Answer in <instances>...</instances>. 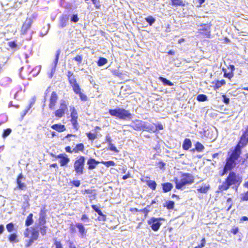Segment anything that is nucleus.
<instances>
[{
	"label": "nucleus",
	"mask_w": 248,
	"mask_h": 248,
	"mask_svg": "<svg viewBox=\"0 0 248 248\" xmlns=\"http://www.w3.org/2000/svg\"><path fill=\"white\" fill-rule=\"evenodd\" d=\"M84 150V145L82 143L77 144L73 149V153L75 154L79 152H83Z\"/></svg>",
	"instance_id": "obj_25"
},
{
	"label": "nucleus",
	"mask_w": 248,
	"mask_h": 248,
	"mask_svg": "<svg viewBox=\"0 0 248 248\" xmlns=\"http://www.w3.org/2000/svg\"><path fill=\"white\" fill-rule=\"evenodd\" d=\"M109 149L110 150L115 152H118V150L117 148L112 143L109 145Z\"/></svg>",
	"instance_id": "obj_59"
},
{
	"label": "nucleus",
	"mask_w": 248,
	"mask_h": 248,
	"mask_svg": "<svg viewBox=\"0 0 248 248\" xmlns=\"http://www.w3.org/2000/svg\"><path fill=\"white\" fill-rule=\"evenodd\" d=\"M227 68L228 69L230 70L231 72H234V71L235 70V67L232 64H230L227 66Z\"/></svg>",
	"instance_id": "obj_64"
},
{
	"label": "nucleus",
	"mask_w": 248,
	"mask_h": 248,
	"mask_svg": "<svg viewBox=\"0 0 248 248\" xmlns=\"http://www.w3.org/2000/svg\"><path fill=\"white\" fill-rule=\"evenodd\" d=\"M105 140L106 142L108 143V145L112 144V143H111L112 140L109 135H107L105 137Z\"/></svg>",
	"instance_id": "obj_60"
},
{
	"label": "nucleus",
	"mask_w": 248,
	"mask_h": 248,
	"mask_svg": "<svg viewBox=\"0 0 248 248\" xmlns=\"http://www.w3.org/2000/svg\"><path fill=\"white\" fill-rule=\"evenodd\" d=\"M35 240H33V239H29L26 244H25V247L26 248H29V247H30L32 244L33 243V242Z\"/></svg>",
	"instance_id": "obj_57"
},
{
	"label": "nucleus",
	"mask_w": 248,
	"mask_h": 248,
	"mask_svg": "<svg viewBox=\"0 0 248 248\" xmlns=\"http://www.w3.org/2000/svg\"><path fill=\"white\" fill-rule=\"evenodd\" d=\"M146 178L148 180H145V182L148 186L152 190H155L157 186V184L154 180H150L149 176H146Z\"/></svg>",
	"instance_id": "obj_19"
},
{
	"label": "nucleus",
	"mask_w": 248,
	"mask_h": 248,
	"mask_svg": "<svg viewBox=\"0 0 248 248\" xmlns=\"http://www.w3.org/2000/svg\"><path fill=\"white\" fill-rule=\"evenodd\" d=\"M112 73L113 75L119 77L120 78H122L124 75V74L122 72H119L117 70H112Z\"/></svg>",
	"instance_id": "obj_45"
},
{
	"label": "nucleus",
	"mask_w": 248,
	"mask_h": 248,
	"mask_svg": "<svg viewBox=\"0 0 248 248\" xmlns=\"http://www.w3.org/2000/svg\"><path fill=\"white\" fill-rule=\"evenodd\" d=\"M32 217H33V215L31 213L28 216V217L26 219V221H25V225L26 226H29L33 223V220L32 219Z\"/></svg>",
	"instance_id": "obj_33"
},
{
	"label": "nucleus",
	"mask_w": 248,
	"mask_h": 248,
	"mask_svg": "<svg viewBox=\"0 0 248 248\" xmlns=\"http://www.w3.org/2000/svg\"><path fill=\"white\" fill-rule=\"evenodd\" d=\"M88 169L89 170H92L95 169L97 165L100 163V161H98L95 159L90 158L87 161Z\"/></svg>",
	"instance_id": "obj_18"
},
{
	"label": "nucleus",
	"mask_w": 248,
	"mask_h": 248,
	"mask_svg": "<svg viewBox=\"0 0 248 248\" xmlns=\"http://www.w3.org/2000/svg\"><path fill=\"white\" fill-rule=\"evenodd\" d=\"M56 158L59 159V163L61 167L66 166L70 161V158L65 154L58 155Z\"/></svg>",
	"instance_id": "obj_15"
},
{
	"label": "nucleus",
	"mask_w": 248,
	"mask_h": 248,
	"mask_svg": "<svg viewBox=\"0 0 248 248\" xmlns=\"http://www.w3.org/2000/svg\"><path fill=\"white\" fill-rule=\"evenodd\" d=\"M206 240L205 238H202L201 240V243L197 246L200 248H202L204 247L205 245Z\"/></svg>",
	"instance_id": "obj_61"
},
{
	"label": "nucleus",
	"mask_w": 248,
	"mask_h": 248,
	"mask_svg": "<svg viewBox=\"0 0 248 248\" xmlns=\"http://www.w3.org/2000/svg\"><path fill=\"white\" fill-rule=\"evenodd\" d=\"M165 165H166L165 163L162 161H159L157 163V165L158 166L159 168L160 169H164Z\"/></svg>",
	"instance_id": "obj_63"
},
{
	"label": "nucleus",
	"mask_w": 248,
	"mask_h": 248,
	"mask_svg": "<svg viewBox=\"0 0 248 248\" xmlns=\"http://www.w3.org/2000/svg\"><path fill=\"white\" fill-rule=\"evenodd\" d=\"M78 20H79V18L77 14L73 15L72 16L71 18V21L76 23V22H78Z\"/></svg>",
	"instance_id": "obj_53"
},
{
	"label": "nucleus",
	"mask_w": 248,
	"mask_h": 248,
	"mask_svg": "<svg viewBox=\"0 0 248 248\" xmlns=\"http://www.w3.org/2000/svg\"><path fill=\"white\" fill-rule=\"evenodd\" d=\"M68 104L69 103L67 101L62 100L60 103L59 108L54 112L55 116L57 118L64 117L68 110Z\"/></svg>",
	"instance_id": "obj_7"
},
{
	"label": "nucleus",
	"mask_w": 248,
	"mask_h": 248,
	"mask_svg": "<svg viewBox=\"0 0 248 248\" xmlns=\"http://www.w3.org/2000/svg\"><path fill=\"white\" fill-rule=\"evenodd\" d=\"M46 222V217H39L38 223L40 225H45Z\"/></svg>",
	"instance_id": "obj_46"
},
{
	"label": "nucleus",
	"mask_w": 248,
	"mask_h": 248,
	"mask_svg": "<svg viewBox=\"0 0 248 248\" xmlns=\"http://www.w3.org/2000/svg\"><path fill=\"white\" fill-rule=\"evenodd\" d=\"M222 70L223 72V77L224 78H227L229 79H231L234 76V73L233 72L231 71L227 72L226 69L224 67L222 68Z\"/></svg>",
	"instance_id": "obj_29"
},
{
	"label": "nucleus",
	"mask_w": 248,
	"mask_h": 248,
	"mask_svg": "<svg viewBox=\"0 0 248 248\" xmlns=\"http://www.w3.org/2000/svg\"><path fill=\"white\" fill-rule=\"evenodd\" d=\"M37 17V14H33L30 17H27L23 23L21 28V34L25 35L27 33L28 30L30 29L31 25L33 21Z\"/></svg>",
	"instance_id": "obj_9"
},
{
	"label": "nucleus",
	"mask_w": 248,
	"mask_h": 248,
	"mask_svg": "<svg viewBox=\"0 0 248 248\" xmlns=\"http://www.w3.org/2000/svg\"><path fill=\"white\" fill-rule=\"evenodd\" d=\"M159 79L162 82L164 85H167L169 86H172L173 85V84L170 81L165 78L160 77L159 78Z\"/></svg>",
	"instance_id": "obj_34"
},
{
	"label": "nucleus",
	"mask_w": 248,
	"mask_h": 248,
	"mask_svg": "<svg viewBox=\"0 0 248 248\" xmlns=\"http://www.w3.org/2000/svg\"><path fill=\"white\" fill-rule=\"evenodd\" d=\"M67 77L68 83L72 87L74 93L78 95L81 101H87L88 97L84 93H83L82 90L80 87L79 84L78 82L74 73L71 71H68L67 72Z\"/></svg>",
	"instance_id": "obj_3"
},
{
	"label": "nucleus",
	"mask_w": 248,
	"mask_h": 248,
	"mask_svg": "<svg viewBox=\"0 0 248 248\" xmlns=\"http://www.w3.org/2000/svg\"><path fill=\"white\" fill-rule=\"evenodd\" d=\"M223 101L226 104H228L230 102V99L226 97L225 94L222 95Z\"/></svg>",
	"instance_id": "obj_62"
},
{
	"label": "nucleus",
	"mask_w": 248,
	"mask_h": 248,
	"mask_svg": "<svg viewBox=\"0 0 248 248\" xmlns=\"http://www.w3.org/2000/svg\"><path fill=\"white\" fill-rule=\"evenodd\" d=\"M248 201V191L242 194L241 195V201Z\"/></svg>",
	"instance_id": "obj_50"
},
{
	"label": "nucleus",
	"mask_w": 248,
	"mask_h": 248,
	"mask_svg": "<svg viewBox=\"0 0 248 248\" xmlns=\"http://www.w3.org/2000/svg\"><path fill=\"white\" fill-rule=\"evenodd\" d=\"M24 178L23 175L22 173H19L16 179V182L17 184V188L20 190L24 189L26 187V184L22 182V179Z\"/></svg>",
	"instance_id": "obj_17"
},
{
	"label": "nucleus",
	"mask_w": 248,
	"mask_h": 248,
	"mask_svg": "<svg viewBox=\"0 0 248 248\" xmlns=\"http://www.w3.org/2000/svg\"><path fill=\"white\" fill-rule=\"evenodd\" d=\"M46 229L47 226L46 225H43L40 228V231L41 235L42 236L46 235Z\"/></svg>",
	"instance_id": "obj_49"
},
{
	"label": "nucleus",
	"mask_w": 248,
	"mask_h": 248,
	"mask_svg": "<svg viewBox=\"0 0 248 248\" xmlns=\"http://www.w3.org/2000/svg\"><path fill=\"white\" fill-rule=\"evenodd\" d=\"M31 109V106H28L26 108L23 110L21 117H24Z\"/></svg>",
	"instance_id": "obj_56"
},
{
	"label": "nucleus",
	"mask_w": 248,
	"mask_h": 248,
	"mask_svg": "<svg viewBox=\"0 0 248 248\" xmlns=\"http://www.w3.org/2000/svg\"><path fill=\"white\" fill-rule=\"evenodd\" d=\"M7 231L9 232H12L14 230V225L12 222L7 224L6 226Z\"/></svg>",
	"instance_id": "obj_48"
},
{
	"label": "nucleus",
	"mask_w": 248,
	"mask_h": 248,
	"mask_svg": "<svg viewBox=\"0 0 248 248\" xmlns=\"http://www.w3.org/2000/svg\"><path fill=\"white\" fill-rule=\"evenodd\" d=\"M145 19L146 22L148 23L150 26L152 25V24L154 23L155 21V19L151 16H147L145 18Z\"/></svg>",
	"instance_id": "obj_41"
},
{
	"label": "nucleus",
	"mask_w": 248,
	"mask_h": 248,
	"mask_svg": "<svg viewBox=\"0 0 248 248\" xmlns=\"http://www.w3.org/2000/svg\"><path fill=\"white\" fill-rule=\"evenodd\" d=\"M83 56L82 55H77L73 58V60L77 62L78 64H80L82 62Z\"/></svg>",
	"instance_id": "obj_42"
},
{
	"label": "nucleus",
	"mask_w": 248,
	"mask_h": 248,
	"mask_svg": "<svg viewBox=\"0 0 248 248\" xmlns=\"http://www.w3.org/2000/svg\"><path fill=\"white\" fill-rule=\"evenodd\" d=\"M239 232V228L238 227H235L232 228L231 230V232L234 235L236 234Z\"/></svg>",
	"instance_id": "obj_58"
},
{
	"label": "nucleus",
	"mask_w": 248,
	"mask_h": 248,
	"mask_svg": "<svg viewBox=\"0 0 248 248\" xmlns=\"http://www.w3.org/2000/svg\"><path fill=\"white\" fill-rule=\"evenodd\" d=\"M108 112L111 116L115 117L120 120H130L132 117V114L128 110L121 108L109 109Z\"/></svg>",
	"instance_id": "obj_4"
},
{
	"label": "nucleus",
	"mask_w": 248,
	"mask_h": 248,
	"mask_svg": "<svg viewBox=\"0 0 248 248\" xmlns=\"http://www.w3.org/2000/svg\"><path fill=\"white\" fill-rule=\"evenodd\" d=\"M92 208L94 210L99 216L97 217V219L99 221H105L107 220L106 215L103 214L99 207L96 205L93 204L91 205Z\"/></svg>",
	"instance_id": "obj_16"
},
{
	"label": "nucleus",
	"mask_w": 248,
	"mask_h": 248,
	"mask_svg": "<svg viewBox=\"0 0 248 248\" xmlns=\"http://www.w3.org/2000/svg\"><path fill=\"white\" fill-rule=\"evenodd\" d=\"M200 26V28L198 29V33L204 38H210L212 24L210 23L201 24Z\"/></svg>",
	"instance_id": "obj_10"
},
{
	"label": "nucleus",
	"mask_w": 248,
	"mask_h": 248,
	"mask_svg": "<svg viewBox=\"0 0 248 248\" xmlns=\"http://www.w3.org/2000/svg\"><path fill=\"white\" fill-rule=\"evenodd\" d=\"M210 189V186L209 184H202L201 186L198 187L197 191L200 193L206 194Z\"/></svg>",
	"instance_id": "obj_20"
},
{
	"label": "nucleus",
	"mask_w": 248,
	"mask_h": 248,
	"mask_svg": "<svg viewBox=\"0 0 248 248\" xmlns=\"http://www.w3.org/2000/svg\"><path fill=\"white\" fill-rule=\"evenodd\" d=\"M248 144V125L242 132L237 144L233 149L227 153L224 164L219 175L223 176L228 171L233 170L238 163V160L242 154V149Z\"/></svg>",
	"instance_id": "obj_1"
},
{
	"label": "nucleus",
	"mask_w": 248,
	"mask_h": 248,
	"mask_svg": "<svg viewBox=\"0 0 248 248\" xmlns=\"http://www.w3.org/2000/svg\"><path fill=\"white\" fill-rule=\"evenodd\" d=\"M108 60L106 58L100 57L97 62V64L98 66H101L106 64Z\"/></svg>",
	"instance_id": "obj_36"
},
{
	"label": "nucleus",
	"mask_w": 248,
	"mask_h": 248,
	"mask_svg": "<svg viewBox=\"0 0 248 248\" xmlns=\"http://www.w3.org/2000/svg\"><path fill=\"white\" fill-rule=\"evenodd\" d=\"M100 163L104 165L107 168H109L111 166H115L116 164L113 161H100Z\"/></svg>",
	"instance_id": "obj_37"
},
{
	"label": "nucleus",
	"mask_w": 248,
	"mask_h": 248,
	"mask_svg": "<svg viewBox=\"0 0 248 248\" xmlns=\"http://www.w3.org/2000/svg\"><path fill=\"white\" fill-rule=\"evenodd\" d=\"M75 226H76L78 229V231L79 233L82 236H85L86 233V231L85 227L81 223H76L75 225H74L73 223L71 224L70 225V231L72 233H75L76 231L75 229Z\"/></svg>",
	"instance_id": "obj_14"
},
{
	"label": "nucleus",
	"mask_w": 248,
	"mask_h": 248,
	"mask_svg": "<svg viewBox=\"0 0 248 248\" xmlns=\"http://www.w3.org/2000/svg\"><path fill=\"white\" fill-rule=\"evenodd\" d=\"M130 126L136 131L143 130L147 131L146 128H148V126L145 125L144 123L140 120L137 119L134 120Z\"/></svg>",
	"instance_id": "obj_12"
},
{
	"label": "nucleus",
	"mask_w": 248,
	"mask_h": 248,
	"mask_svg": "<svg viewBox=\"0 0 248 248\" xmlns=\"http://www.w3.org/2000/svg\"><path fill=\"white\" fill-rule=\"evenodd\" d=\"M39 233L38 231L33 228L31 231V239H33L35 241L37 240L39 237Z\"/></svg>",
	"instance_id": "obj_28"
},
{
	"label": "nucleus",
	"mask_w": 248,
	"mask_h": 248,
	"mask_svg": "<svg viewBox=\"0 0 248 248\" xmlns=\"http://www.w3.org/2000/svg\"><path fill=\"white\" fill-rule=\"evenodd\" d=\"M70 122L73 125V128L76 131H78L79 129L78 123V111L73 106L70 107Z\"/></svg>",
	"instance_id": "obj_8"
},
{
	"label": "nucleus",
	"mask_w": 248,
	"mask_h": 248,
	"mask_svg": "<svg viewBox=\"0 0 248 248\" xmlns=\"http://www.w3.org/2000/svg\"><path fill=\"white\" fill-rule=\"evenodd\" d=\"M194 178L191 174L189 173H183L180 182L178 181L177 178L174 179L175 188L177 189H180L186 185L192 184L194 182Z\"/></svg>",
	"instance_id": "obj_5"
},
{
	"label": "nucleus",
	"mask_w": 248,
	"mask_h": 248,
	"mask_svg": "<svg viewBox=\"0 0 248 248\" xmlns=\"http://www.w3.org/2000/svg\"><path fill=\"white\" fill-rule=\"evenodd\" d=\"M171 5L173 6H185V2L183 0H170Z\"/></svg>",
	"instance_id": "obj_27"
},
{
	"label": "nucleus",
	"mask_w": 248,
	"mask_h": 248,
	"mask_svg": "<svg viewBox=\"0 0 248 248\" xmlns=\"http://www.w3.org/2000/svg\"><path fill=\"white\" fill-rule=\"evenodd\" d=\"M174 202L173 201H168L165 202V205L163 206L167 208L168 210H172L174 207Z\"/></svg>",
	"instance_id": "obj_31"
},
{
	"label": "nucleus",
	"mask_w": 248,
	"mask_h": 248,
	"mask_svg": "<svg viewBox=\"0 0 248 248\" xmlns=\"http://www.w3.org/2000/svg\"><path fill=\"white\" fill-rule=\"evenodd\" d=\"M46 205H42V208L40 211L39 217H46Z\"/></svg>",
	"instance_id": "obj_38"
},
{
	"label": "nucleus",
	"mask_w": 248,
	"mask_h": 248,
	"mask_svg": "<svg viewBox=\"0 0 248 248\" xmlns=\"http://www.w3.org/2000/svg\"><path fill=\"white\" fill-rule=\"evenodd\" d=\"M54 245L55 246V248H63V246L61 241H58L56 238L54 239Z\"/></svg>",
	"instance_id": "obj_43"
},
{
	"label": "nucleus",
	"mask_w": 248,
	"mask_h": 248,
	"mask_svg": "<svg viewBox=\"0 0 248 248\" xmlns=\"http://www.w3.org/2000/svg\"><path fill=\"white\" fill-rule=\"evenodd\" d=\"M226 84V81L224 79L220 80H217L215 83V85L213 86V89L215 91L218 90L222 86Z\"/></svg>",
	"instance_id": "obj_26"
},
{
	"label": "nucleus",
	"mask_w": 248,
	"mask_h": 248,
	"mask_svg": "<svg viewBox=\"0 0 248 248\" xmlns=\"http://www.w3.org/2000/svg\"><path fill=\"white\" fill-rule=\"evenodd\" d=\"M229 172L224 181L218 187L217 192L222 193L228 190L230 187L237 190L240 186L242 178L232 170H229L226 174Z\"/></svg>",
	"instance_id": "obj_2"
},
{
	"label": "nucleus",
	"mask_w": 248,
	"mask_h": 248,
	"mask_svg": "<svg viewBox=\"0 0 248 248\" xmlns=\"http://www.w3.org/2000/svg\"><path fill=\"white\" fill-rule=\"evenodd\" d=\"M58 100V95L57 93L55 91L52 92L48 100L49 103L48 106L50 109L54 110L55 108Z\"/></svg>",
	"instance_id": "obj_13"
},
{
	"label": "nucleus",
	"mask_w": 248,
	"mask_h": 248,
	"mask_svg": "<svg viewBox=\"0 0 248 248\" xmlns=\"http://www.w3.org/2000/svg\"><path fill=\"white\" fill-rule=\"evenodd\" d=\"M86 135L88 138V140L91 141H93L95 139H96L98 137L96 133H92L91 132H88L86 133Z\"/></svg>",
	"instance_id": "obj_35"
},
{
	"label": "nucleus",
	"mask_w": 248,
	"mask_h": 248,
	"mask_svg": "<svg viewBox=\"0 0 248 248\" xmlns=\"http://www.w3.org/2000/svg\"><path fill=\"white\" fill-rule=\"evenodd\" d=\"M195 149L198 152H202L204 149V147L201 143L198 141L195 144Z\"/></svg>",
	"instance_id": "obj_32"
},
{
	"label": "nucleus",
	"mask_w": 248,
	"mask_h": 248,
	"mask_svg": "<svg viewBox=\"0 0 248 248\" xmlns=\"http://www.w3.org/2000/svg\"><path fill=\"white\" fill-rule=\"evenodd\" d=\"M192 146V142L189 139L186 138L184 140L182 147L184 150H188Z\"/></svg>",
	"instance_id": "obj_24"
},
{
	"label": "nucleus",
	"mask_w": 248,
	"mask_h": 248,
	"mask_svg": "<svg viewBox=\"0 0 248 248\" xmlns=\"http://www.w3.org/2000/svg\"><path fill=\"white\" fill-rule=\"evenodd\" d=\"M71 184L75 187H78L80 185V181L79 180H73L71 182Z\"/></svg>",
	"instance_id": "obj_54"
},
{
	"label": "nucleus",
	"mask_w": 248,
	"mask_h": 248,
	"mask_svg": "<svg viewBox=\"0 0 248 248\" xmlns=\"http://www.w3.org/2000/svg\"><path fill=\"white\" fill-rule=\"evenodd\" d=\"M227 202L228 203V206L227 208L226 209L227 211H229L232 206L233 203L232 202V199L231 198H228L227 199Z\"/></svg>",
	"instance_id": "obj_47"
},
{
	"label": "nucleus",
	"mask_w": 248,
	"mask_h": 248,
	"mask_svg": "<svg viewBox=\"0 0 248 248\" xmlns=\"http://www.w3.org/2000/svg\"><path fill=\"white\" fill-rule=\"evenodd\" d=\"M51 128L60 133L66 130L65 125L60 124H54L51 126Z\"/></svg>",
	"instance_id": "obj_21"
},
{
	"label": "nucleus",
	"mask_w": 248,
	"mask_h": 248,
	"mask_svg": "<svg viewBox=\"0 0 248 248\" xmlns=\"http://www.w3.org/2000/svg\"><path fill=\"white\" fill-rule=\"evenodd\" d=\"M139 212L144 213V217H146L147 216V215L149 212V210L147 209V207H145L143 209L140 210Z\"/></svg>",
	"instance_id": "obj_55"
},
{
	"label": "nucleus",
	"mask_w": 248,
	"mask_h": 248,
	"mask_svg": "<svg viewBox=\"0 0 248 248\" xmlns=\"http://www.w3.org/2000/svg\"><path fill=\"white\" fill-rule=\"evenodd\" d=\"M164 220L163 218H155L152 217L148 220V224L150 226L151 229L155 232L157 231L160 226L161 223L160 221Z\"/></svg>",
	"instance_id": "obj_11"
},
{
	"label": "nucleus",
	"mask_w": 248,
	"mask_h": 248,
	"mask_svg": "<svg viewBox=\"0 0 248 248\" xmlns=\"http://www.w3.org/2000/svg\"><path fill=\"white\" fill-rule=\"evenodd\" d=\"M147 129V131L149 132H155L157 131L160 130H163V126L161 124H158L155 125V128H154V127L153 125H150L148 126V128H146Z\"/></svg>",
	"instance_id": "obj_22"
},
{
	"label": "nucleus",
	"mask_w": 248,
	"mask_h": 248,
	"mask_svg": "<svg viewBox=\"0 0 248 248\" xmlns=\"http://www.w3.org/2000/svg\"><path fill=\"white\" fill-rule=\"evenodd\" d=\"M162 190L164 193H167L170 191L173 188V185L170 182H166L162 184Z\"/></svg>",
	"instance_id": "obj_23"
},
{
	"label": "nucleus",
	"mask_w": 248,
	"mask_h": 248,
	"mask_svg": "<svg viewBox=\"0 0 248 248\" xmlns=\"http://www.w3.org/2000/svg\"><path fill=\"white\" fill-rule=\"evenodd\" d=\"M17 238V236L15 233H11L8 236V240L10 242L12 243H17L18 241Z\"/></svg>",
	"instance_id": "obj_30"
},
{
	"label": "nucleus",
	"mask_w": 248,
	"mask_h": 248,
	"mask_svg": "<svg viewBox=\"0 0 248 248\" xmlns=\"http://www.w3.org/2000/svg\"><path fill=\"white\" fill-rule=\"evenodd\" d=\"M67 18L62 17L61 19V21H60V26L62 28H63V27H65L67 25Z\"/></svg>",
	"instance_id": "obj_51"
},
{
	"label": "nucleus",
	"mask_w": 248,
	"mask_h": 248,
	"mask_svg": "<svg viewBox=\"0 0 248 248\" xmlns=\"http://www.w3.org/2000/svg\"><path fill=\"white\" fill-rule=\"evenodd\" d=\"M7 44L9 47L11 49H14L17 47V45L16 42L15 41H10L8 42Z\"/></svg>",
	"instance_id": "obj_44"
},
{
	"label": "nucleus",
	"mask_w": 248,
	"mask_h": 248,
	"mask_svg": "<svg viewBox=\"0 0 248 248\" xmlns=\"http://www.w3.org/2000/svg\"><path fill=\"white\" fill-rule=\"evenodd\" d=\"M93 3L94 4V7L96 9H100L101 7V4L99 0H91Z\"/></svg>",
	"instance_id": "obj_52"
},
{
	"label": "nucleus",
	"mask_w": 248,
	"mask_h": 248,
	"mask_svg": "<svg viewBox=\"0 0 248 248\" xmlns=\"http://www.w3.org/2000/svg\"><path fill=\"white\" fill-rule=\"evenodd\" d=\"M197 100L200 102H204L207 100V97L205 94H200L198 95Z\"/></svg>",
	"instance_id": "obj_39"
},
{
	"label": "nucleus",
	"mask_w": 248,
	"mask_h": 248,
	"mask_svg": "<svg viewBox=\"0 0 248 248\" xmlns=\"http://www.w3.org/2000/svg\"><path fill=\"white\" fill-rule=\"evenodd\" d=\"M85 157L80 155L77 157L74 162V170L77 175H81L84 173Z\"/></svg>",
	"instance_id": "obj_6"
},
{
	"label": "nucleus",
	"mask_w": 248,
	"mask_h": 248,
	"mask_svg": "<svg viewBox=\"0 0 248 248\" xmlns=\"http://www.w3.org/2000/svg\"><path fill=\"white\" fill-rule=\"evenodd\" d=\"M12 132V129L10 128L4 129L2 134V137L3 138H6Z\"/></svg>",
	"instance_id": "obj_40"
}]
</instances>
